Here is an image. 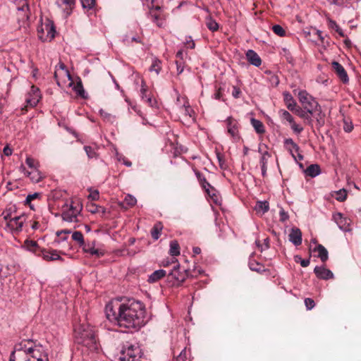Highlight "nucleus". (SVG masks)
I'll return each instance as SVG.
<instances>
[{
    "instance_id": "nucleus-1",
    "label": "nucleus",
    "mask_w": 361,
    "mask_h": 361,
    "mask_svg": "<svg viewBox=\"0 0 361 361\" xmlns=\"http://www.w3.org/2000/svg\"><path fill=\"white\" fill-rule=\"evenodd\" d=\"M105 313L110 322L130 331H137L146 324L145 305L133 298L123 302H109Z\"/></svg>"
},
{
    "instance_id": "nucleus-2",
    "label": "nucleus",
    "mask_w": 361,
    "mask_h": 361,
    "mask_svg": "<svg viewBox=\"0 0 361 361\" xmlns=\"http://www.w3.org/2000/svg\"><path fill=\"white\" fill-rule=\"evenodd\" d=\"M75 341L90 349L96 348L94 331L87 324H79L74 328Z\"/></svg>"
},
{
    "instance_id": "nucleus-3",
    "label": "nucleus",
    "mask_w": 361,
    "mask_h": 361,
    "mask_svg": "<svg viewBox=\"0 0 361 361\" xmlns=\"http://www.w3.org/2000/svg\"><path fill=\"white\" fill-rule=\"evenodd\" d=\"M20 355H23L26 358L40 357L39 350L31 339L23 340L16 343L11 353L9 360L18 359Z\"/></svg>"
},
{
    "instance_id": "nucleus-4",
    "label": "nucleus",
    "mask_w": 361,
    "mask_h": 361,
    "mask_svg": "<svg viewBox=\"0 0 361 361\" xmlns=\"http://www.w3.org/2000/svg\"><path fill=\"white\" fill-rule=\"evenodd\" d=\"M202 273V270H196L195 269L192 271L184 269L181 271H180V264L178 263L173 266L167 277L169 281L171 283L172 286H180L187 278L197 277L198 274H201Z\"/></svg>"
},
{
    "instance_id": "nucleus-5",
    "label": "nucleus",
    "mask_w": 361,
    "mask_h": 361,
    "mask_svg": "<svg viewBox=\"0 0 361 361\" xmlns=\"http://www.w3.org/2000/svg\"><path fill=\"white\" fill-rule=\"evenodd\" d=\"M39 167L40 165L37 159H25V164L20 166L19 170L32 182L39 183L45 177V174Z\"/></svg>"
},
{
    "instance_id": "nucleus-6",
    "label": "nucleus",
    "mask_w": 361,
    "mask_h": 361,
    "mask_svg": "<svg viewBox=\"0 0 361 361\" xmlns=\"http://www.w3.org/2000/svg\"><path fill=\"white\" fill-rule=\"evenodd\" d=\"M121 361H140L141 350L136 343L126 341L123 343L121 350Z\"/></svg>"
},
{
    "instance_id": "nucleus-7",
    "label": "nucleus",
    "mask_w": 361,
    "mask_h": 361,
    "mask_svg": "<svg viewBox=\"0 0 361 361\" xmlns=\"http://www.w3.org/2000/svg\"><path fill=\"white\" fill-rule=\"evenodd\" d=\"M82 206L79 201L71 200L63 206L61 214L63 220L68 222H76L78 214L82 210Z\"/></svg>"
},
{
    "instance_id": "nucleus-8",
    "label": "nucleus",
    "mask_w": 361,
    "mask_h": 361,
    "mask_svg": "<svg viewBox=\"0 0 361 361\" xmlns=\"http://www.w3.org/2000/svg\"><path fill=\"white\" fill-rule=\"evenodd\" d=\"M56 30L53 21L47 20L37 27L38 38L42 42L52 40L55 37Z\"/></svg>"
},
{
    "instance_id": "nucleus-9",
    "label": "nucleus",
    "mask_w": 361,
    "mask_h": 361,
    "mask_svg": "<svg viewBox=\"0 0 361 361\" xmlns=\"http://www.w3.org/2000/svg\"><path fill=\"white\" fill-rule=\"evenodd\" d=\"M298 99L303 108L309 113H312V111L319 105L315 99L310 95L305 90L299 92Z\"/></svg>"
},
{
    "instance_id": "nucleus-10",
    "label": "nucleus",
    "mask_w": 361,
    "mask_h": 361,
    "mask_svg": "<svg viewBox=\"0 0 361 361\" xmlns=\"http://www.w3.org/2000/svg\"><path fill=\"white\" fill-rule=\"evenodd\" d=\"M26 215L23 213L20 215H14L6 221V226L13 233H18L22 231L23 226L26 220Z\"/></svg>"
},
{
    "instance_id": "nucleus-11",
    "label": "nucleus",
    "mask_w": 361,
    "mask_h": 361,
    "mask_svg": "<svg viewBox=\"0 0 361 361\" xmlns=\"http://www.w3.org/2000/svg\"><path fill=\"white\" fill-rule=\"evenodd\" d=\"M40 98L41 94L39 89L35 85H32L30 91L28 92L25 99V102L27 106L34 107L38 104Z\"/></svg>"
},
{
    "instance_id": "nucleus-12",
    "label": "nucleus",
    "mask_w": 361,
    "mask_h": 361,
    "mask_svg": "<svg viewBox=\"0 0 361 361\" xmlns=\"http://www.w3.org/2000/svg\"><path fill=\"white\" fill-rule=\"evenodd\" d=\"M82 251L92 256H95L97 258L102 257L104 255L105 252L103 250L95 248V241L85 243L82 247Z\"/></svg>"
},
{
    "instance_id": "nucleus-13",
    "label": "nucleus",
    "mask_w": 361,
    "mask_h": 361,
    "mask_svg": "<svg viewBox=\"0 0 361 361\" xmlns=\"http://www.w3.org/2000/svg\"><path fill=\"white\" fill-rule=\"evenodd\" d=\"M295 161L298 164L306 176L314 178L321 173L320 166L317 164H310L305 169L302 164L298 162V159H295Z\"/></svg>"
},
{
    "instance_id": "nucleus-14",
    "label": "nucleus",
    "mask_w": 361,
    "mask_h": 361,
    "mask_svg": "<svg viewBox=\"0 0 361 361\" xmlns=\"http://www.w3.org/2000/svg\"><path fill=\"white\" fill-rule=\"evenodd\" d=\"M284 147L286 149L290 152L292 158H303V156L300 153V147L291 138L285 140Z\"/></svg>"
},
{
    "instance_id": "nucleus-15",
    "label": "nucleus",
    "mask_w": 361,
    "mask_h": 361,
    "mask_svg": "<svg viewBox=\"0 0 361 361\" xmlns=\"http://www.w3.org/2000/svg\"><path fill=\"white\" fill-rule=\"evenodd\" d=\"M61 252H59L56 250H45L41 249L40 253L37 255L42 256V257L47 261H55V260H61L63 261V259L60 256Z\"/></svg>"
},
{
    "instance_id": "nucleus-16",
    "label": "nucleus",
    "mask_w": 361,
    "mask_h": 361,
    "mask_svg": "<svg viewBox=\"0 0 361 361\" xmlns=\"http://www.w3.org/2000/svg\"><path fill=\"white\" fill-rule=\"evenodd\" d=\"M227 129L228 133L235 139H239V124L238 122L232 116H229L226 119Z\"/></svg>"
},
{
    "instance_id": "nucleus-17",
    "label": "nucleus",
    "mask_w": 361,
    "mask_h": 361,
    "mask_svg": "<svg viewBox=\"0 0 361 361\" xmlns=\"http://www.w3.org/2000/svg\"><path fill=\"white\" fill-rule=\"evenodd\" d=\"M314 273L318 279L322 280H329L334 279V277L333 272L324 266L315 267L314 269Z\"/></svg>"
},
{
    "instance_id": "nucleus-18",
    "label": "nucleus",
    "mask_w": 361,
    "mask_h": 361,
    "mask_svg": "<svg viewBox=\"0 0 361 361\" xmlns=\"http://www.w3.org/2000/svg\"><path fill=\"white\" fill-rule=\"evenodd\" d=\"M334 220L339 227V228L343 231H348L350 228V220L343 216L341 213H336L333 215Z\"/></svg>"
},
{
    "instance_id": "nucleus-19",
    "label": "nucleus",
    "mask_w": 361,
    "mask_h": 361,
    "mask_svg": "<svg viewBox=\"0 0 361 361\" xmlns=\"http://www.w3.org/2000/svg\"><path fill=\"white\" fill-rule=\"evenodd\" d=\"M288 240L295 246H299L302 242V235L300 228L297 227H293L288 235Z\"/></svg>"
},
{
    "instance_id": "nucleus-20",
    "label": "nucleus",
    "mask_w": 361,
    "mask_h": 361,
    "mask_svg": "<svg viewBox=\"0 0 361 361\" xmlns=\"http://www.w3.org/2000/svg\"><path fill=\"white\" fill-rule=\"evenodd\" d=\"M331 66L333 70L335 71V73H336L337 76L340 78V80L345 84L348 83L349 81V78L347 72L343 68V66L337 61H333Z\"/></svg>"
},
{
    "instance_id": "nucleus-21",
    "label": "nucleus",
    "mask_w": 361,
    "mask_h": 361,
    "mask_svg": "<svg viewBox=\"0 0 361 361\" xmlns=\"http://www.w3.org/2000/svg\"><path fill=\"white\" fill-rule=\"evenodd\" d=\"M316 121V126L318 129L325 124V114L322 111L320 105L315 108L312 113H310Z\"/></svg>"
},
{
    "instance_id": "nucleus-22",
    "label": "nucleus",
    "mask_w": 361,
    "mask_h": 361,
    "mask_svg": "<svg viewBox=\"0 0 361 361\" xmlns=\"http://www.w3.org/2000/svg\"><path fill=\"white\" fill-rule=\"evenodd\" d=\"M148 14L158 27H161L163 26L164 20H165L163 8H161L160 10L150 9Z\"/></svg>"
},
{
    "instance_id": "nucleus-23",
    "label": "nucleus",
    "mask_w": 361,
    "mask_h": 361,
    "mask_svg": "<svg viewBox=\"0 0 361 361\" xmlns=\"http://www.w3.org/2000/svg\"><path fill=\"white\" fill-rule=\"evenodd\" d=\"M246 58L247 61L256 66L259 67L262 63V60L259 55L252 49H249L246 52Z\"/></svg>"
},
{
    "instance_id": "nucleus-24",
    "label": "nucleus",
    "mask_w": 361,
    "mask_h": 361,
    "mask_svg": "<svg viewBox=\"0 0 361 361\" xmlns=\"http://www.w3.org/2000/svg\"><path fill=\"white\" fill-rule=\"evenodd\" d=\"M197 176L199 178V180L201 182L202 188L206 190L207 194L214 200L215 202H216L217 200V196L215 195V193L212 192L214 190V188L211 186V185L207 181L206 178L204 177H201L200 174L198 173H197Z\"/></svg>"
},
{
    "instance_id": "nucleus-25",
    "label": "nucleus",
    "mask_w": 361,
    "mask_h": 361,
    "mask_svg": "<svg viewBox=\"0 0 361 361\" xmlns=\"http://www.w3.org/2000/svg\"><path fill=\"white\" fill-rule=\"evenodd\" d=\"M167 147H169V149L172 152L174 158L180 156L188 151V149L184 146L178 145V143L175 144L172 142H170L169 145Z\"/></svg>"
},
{
    "instance_id": "nucleus-26",
    "label": "nucleus",
    "mask_w": 361,
    "mask_h": 361,
    "mask_svg": "<svg viewBox=\"0 0 361 361\" xmlns=\"http://www.w3.org/2000/svg\"><path fill=\"white\" fill-rule=\"evenodd\" d=\"M203 10L204 11H206L209 16L206 18V20H207V23H206V25H207V27H208V29L212 32H215V31H217L218 29H219V24L216 22L215 20H214L212 16H211V13H210V11L208 7H204L203 8Z\"/></svg>"
},
{
    "instance_id": "nucleus-27",
    "label": "nucleus",
    "mask_w": 361,
    "mask_h": 361,
    "mask_svg": "<svg viewBox=\"0 0 361 361\" xmlns=\"http://www.w3.org/2000/svg\"><path fill=\"white\" fill-rule=\"evenodd\" d=\"M283 100L284 102L287 106V108L291 111H294L295 107L297 106V103L293 99V96L289 92H283Z\"/></svg>"
},
{
    "instance_id": "nucleus-28",
    "label": "nucleus",
    "mask_w": 361,
    "mask_h": 361,
    "mask_svg": "<svg viewBox=\"0 0 361 361\" xmlns=\"http://www.w3.org/2000/svg\"><path fill=\"white\" fill-rule=\"evenodd\" d=\"M248 266L252 271L257 272L259 274H262L268 271L267 269H265L264 264L255 261L253 259H249Z\"/></svg>"
},
{
    "instance_id": "nucleus-29",
    "label": "nucleus",
    "mask_w": 361,
    "mask_h": 361,
    "mask_svg": "<svg viewBox=\"0 0 361 361\" xmlns=\"http://www.w3.org/2000/svg\"><path fill=\"white\" fill-rule=\"evenodd\" d=\"M314 252H318L317 257L321 259L322 262H325L329 259V253L327 250L321 244L317 245L314 249Z\"/></svg>"
},
{
    "instance_id": "nucleus-30",
    "label": "nucleus",
    "mask_w": 361,
    "mask_h": 361,
    "mask_svg": "<svg viewBox=\"0 0 361 361\" xmlns=\"http://www.w3.org/2000/svg\"><path fill=\"white\" fill-rule=\"evenodd\" d=\"M166 274V271L164 269L156 270L149 276L147 281L149 283L157 282L159 280L164 277Z\"/></svg>"
},
{
    "instance_id": "nucleus-31",
    "label": "nucleus",
    "mask_w": 361,
    "mask_h": 361,
    "mask_svg": "<svg viewBox=\"0 0 361 361\" xmlns=\"http://www.w3.org/2000/svg\"><path fill=\"white\" fill-rule=\"evenodd\" d=\"M75 1V0H59L58 4L59 6L65 5V12L67 16L71 15L74 8Z\"/></svg>"
},
{
    "instance_id": "nucleus-32",
    "label": "nucleus",
    "mask_w": 361,
    "mask_h": 361,
    "mask_svg": "<svg viewBox=\"0 0 361 361\" xmlns=\"http://www.w3.org/2000/svg\"><path fill=\"white\" fill-rule=\"evenodd\" d=\"M163 229L162 223L160 221L157 222L152 227L151 230V235L152 238L157 240L161 235V231Z\"/></svg>"
},
{
    "instance_id": "nucleus-33",
    "label": "nucleus",
    "mask_w": 361,
    "mask_h": 361,
    "mask_svg": "<svg viewBox=\"0 0 361 361\" xmlns=\"http://www.w3.org/2000/svg\"><path fill=\"white\" fill-rule=\"evenodd\" d=\"M73 90L76 92L78 96L80 97L81 98H87V95L85 93L82 81L80 78H78V81L77 82V83L73 87Z\"/></svg>"
},
{
    "instance_id": "nucleus-34",
    "label": "nucleus",
    "mask_w": 361,
    "mask_h": 361,
    "mask_svg": "<svg viewBox=\"0 0 361 361\" xmlns=\"http://www.w3.org/2000/svg\"><path fill=\"white\" fill-rule=\"evenodd\" d=\"M14 215L16 214V207L15 205H11L7 207L3 212L1 216L3 219L6 221H8L10 219H11Z\"/></svg>"
},
{
    "instance_id": "nucleus-35",
    "label": "nucleus",
    "mask_w": 361,
    "mask_h": 361,
    "mask_svg": "<svg viewBox=\"0 0 361 361\" xmlns=\"http://www.w3.org/2000/svg\"><path fill=\"white\" fill-rule=\"evenodd\" d=\"M269 209V202L267 201H258L255 207V210L257 213L264 214Z\"/></svg>"
},
{
    "instance_id": "nucleus-36",
    "label": "nucleus",
    "mask_w": 361,
    "mask_h": 361,
    "mask_svg": "<svg viewBox=\"0 0 361 361\" xmlns=\"http://www.w3.org/2000/svg\"><path fill=\"white\" fill-rule=\"evenodd\" d=\"M137 203V200L136 198L131 195H127L123 202L121 203V205L123 207H124L125 209H127L128 207H132L133 206H135Z\"/></svg>"
},
{
    "instance_id": "nucleus-37",
    "label": "nucleus",
    "mask_w": 361,
    "mask_h": 361,
    "mask_svg": "<svg viewBox=\"0 0 361 361\" xmlns=\"http://www.w3.org/2000/svg\"><path fill=\"white\" fill-rule=\"evenodd\" d=\"M251 123L258 134H263L265 132L264 124L259 120L251 118Z\"/></svg>"
},
{
    "instance_id": "nucleus-38",
    "label": "nucleus",
    "mask_w": 361,
    "mask_h": 361,
    "mask_svg": "<svg viewBox=\"0 0 361 361\" xmlns=\"http://www.w3.org/2000/svg\"><path fill=\"white\" fill-rule=\"evenodd\" d=\"M169 254L173 257L180 255V246L177 240H171L170 242Z\"/></svg>"
},
{
    "instance_id": "nucleus-39",
    "label": "nucleus",
    "mask_w": 361,
    "mask_h": 361,
    "mask_svg": "<svg viewBox=\"0 0 361 361\" xmlns=\"http://www.w3.org/2000/svg\"><path fill=\"white\" fill-rule=\"evenodd\" d=\"M24 247H26L27 250L32 251L35 253H37V250H41L38 247V245L36 241L26 240L24 243Z\"/></svg>"
},
{
    "instance_id": "nucleus-40",
    "label": "nucleus",
    "mask_w": 361,
    "mask_h": 361,
    "mask_svg": "<svg viewBox=\"0 0 361 361\" xmlns=\"http://www.w3.org/2000/svg\"><path fill=\"white\" fill-rule=\"evenodd\" d=\"M147 6L149 10L155 9L160 10L162 7V0H147Z\"/></svg>"
},
{
    "instance_id": "nucleus-41",
    "label": "nucleus",
    "mask_w": 361,
    "mask_h": 361,
    "mask_svg": "<svg viewBox=\"0 0 361 361\" xmlns=\"http://www.w3.org/2000/svg\"><path fill=\"white\" fill-rule=\"evenodd\" d=\"M72 239L75 241L80 247L85 244L83 235L80 231H74L72 234Z\"/></svg>"
},
{
    "instance_id": "nucleus-42",
    "label": "nucleus",
    "mask_w": 361,
    "mask_h": 361,
    "mask_svg": "<svg viewBox=\"0 0 361 361\" xmlns=\"http://www.w3.org/2000/svg\"><path fill=\"white\" fill-rule=\"evenodd\" d=\"M40 195L41 194L39 192L28 195L25 198V204H27L31 209L35 210L34 205L31 202L32 200L39 198Z\"/></svg>"
},
{
    "instance_id": "nucleus-43",
    "label": "nucleus",
    "mask_w": 361,
    "mask_h": 361,
    "mask_svg": "<svg viewBox=\"0 0 361 361\" xmlns=\"http://www.w3.org/2000/svg\"><path fill=\"white\" fill-rule=\"evenodd\" d=\"M329 27L334 30L341 37H345L344 32L342 29L338 26L336 22L332 19H329L328 20Z\"/></svg>"
},
{
    "instance_id": "nucleus-44",
    "label": "nucleus",
    "mask_w": 361,
    "mask_h": 361,
    "mask_svg": "<svg viewBox=\"0 0 361 361\" xmlns=\"http://www.w3.org/2000/svg\"><path fill=\"white\" fill-rule=\"evenodd\" d=\"M18 10L20 11V12H24V16L23 17V19L25 18H26L27 20L29 19V5L25 1V0L23 1V4H22L21 6L18 7Z\"/></svg>"
},
{
    "instance_id": "nucleus-45",
    "label": "nucleus",
    "mask_w": 361,
    "mask_h": 361,
    "mask_svg": "<svg viewBox=\"0 0 361 361\" xmlns=\"http://www.w3.org/2000/svg\"><path fill=\"white\" fill-rule=\"evenodd\" d=\"M188 353L186 348H184L180 354L176 357L175 361H190L188 358Z\"/></svg>"
},
{
    "instance_id": "nucleus-46",
    "label": "nucleus",
    "mask_w": 361,
    "mask_h": 361,
    "mask_svg": "<svg viewBox=\"0 0 361 361\" xmlns=\"http://www.w3.org/2000/svg\"><path fill=\"white\" fill-rule=\"evenodd\" d=\"M279 114H281V117L283 119L286 120L289 123H292L293 122L294 118L288 111L281 109L279 111Z\"/></svg>"
},
{
    "instance_id": "nucleus-47",
    "label": "nucleus",
    "mask_w": 361,
    "mask_h": 361,
    "mask_svg": "<svg viewBox=\"0 0 361 361\" xmlns=\"http://www.w3.org/2000/svg\"><path fill=\"white\" fill-rule=\"evenodd\" d=\"M272 30L276 35L280 37H283L286 35L285 30L280 25H273Z\"/></svg>"
},
{
    "instance_id": "nucleus-48",
    "label": "nucleus",
    "mask_w": 361,
    "mask_h": 361,
    "mask_svg": "<svg viewBox=\"0 0 361 361\" xmlns=\"http://www.w3.org/2000/svg\"><path fill=\"white\" fill-rule=\"evenodd\" d=\"M160 64H161V61H159L158 59H155L153 61L152 64L151 65V66L149 68V71H155L157 74H159V71L161 70Z\"/></svg>"
},
{
    "instance_id": "nucleus-49",
    "label": "nucleus",
    "mask_w": 361,
    "mask_h": 361,
    "mask_svg": "<svg viewBox=\"0 0 361 361\" xmlns=\"http://www.w3.org/2000/svg\"><path fill=\"white\" fill-rule=\"evenodd\" d=\"M293 112L295 113L298 116H300L302 119L307 115V114H310L304 108L302 109L301 107L298 106L295 107V111Z\"/></svg>"
},
{
    "instance_id": "nucleus-50",
    "label": "nucleus",
    "mask_w": 361,
    "mask_h": 361,
    "mask_svg": "<svg viewBox=\"0 0 361 361\" xmlns=\"http://www.w3.org/2000/svg\"><path fill=\"white\" fill-rule=\"evenodd\" d=\"M147 91H148V87L146 85L145 81L144 79H142L140 94H141V97L142 99H145V98L147 97V96H148L147 94Z\"/></svg>"
},
{
    "instance_id": "nucleus-51",
    "label": "nucleus",
    "mask_w": 361,
    "mask_h": 361,
    "mask_svg": "<svg viewBox=\"0 0 361 361\" xmlns=\"http://www.w3.org/2000/svg\"><path fill=\"white\" fill-rule=\"evenodd\" d=\"M83 8L91 9L95 5V0H81Z\"/></svg>"
},
{
    "instance_id": "nucleus-52",
    "label": "nucleus",
    "mask_w": 361,
    "mask_h": 361,
    "mask_svg": "<svg viewBox=\"0 0 361 361\" xmlns=\"http://www.w3.org/2000/svg\"><path fill=\"white\" fill-rule=\"evenodd\" d=\"M289 218V215L287 212H286L283 208H281L279 211V219L281 222L286 221Z\"/></svg>"
},
{
    "instance_id": "nucleus-53",
    "label": "nucleus",
    "mask_w": 361,
    "mask_h": 361,
    "mask_svg": "<svg viewBox=\"0 0 361 361\" xmlns=\"http://www.w3.org/2000/svg\"><path fill=\"white\" fill-rule=\"evenodd\" d=\"M305 305L307 310H310L315 306V302L313 299L307 298L305 299Z\"/></svg>"
},
{
    "instance_id": "nucleus-54",
    "label": "nucleus",
    "mask_w": 361,
    "mask_h": 361,
    "mask_svg": "<svg viewBox=\"0 0 361 361\" xmlns=\"http://www.w3.org/2000/svg\"><path fill=\"white\" fill-rule=\"evenodd\" d=\"M85 150L86 152L87 155L88 156V158H94V157H97V154L94 151L92 147L90 146H85Z\"/></svg>"
},
{
    "instance_id": "nucleus-55",
    "label": "nucleus",
    "mask_w": 361,
    "mask_h": 361,
    "mask_svg": "<svg viewBox=\"0 0 361 361\" xmlns=\"http://www.w3.org/2000/svg\"><path fill=\"white\" fill-rule=\"evenodd\" d=\"M347 197L346 192L345 190H340L337 192L336 200L340 202L345 200Z\"/></svg>"
},
{
    "instance_id": "nucleus-56",
    "label": "nucleus",
    "mask_w": 361,
    "mask_h": 361,
    "mask_svg": "<svg viewBox=\"0 0 361 361\" xmlns=\"http://www.w3.org/2000/svg\"><path fill=\"white\" fill-rule=\"evenodd\" d=\"M9 361H40V357L37 358H26L23 355L18 356V359L9 360Z\"/></svg>"
},
{
    "instance_id": "nucleus-57",
    "label": "nucleus",
    "mask_w": 361,
    "mask_h": 361,
    "mask_svg": "<svg viewBox=\"0 0 361 361\" xmlns=\"http://www.w3.org/2000/svg\"><path fill=\"white\" fill-rule=\"evenodd\" d=\"M290 124L291 125L292 130L295 133L299 134V133H300L303 130V128L301 127L300 126L296 124L294 121H293V122L292 123H290Z\"/></svg>"
},
{
    "instance_id": "nucleus-58",
    "label": "nucleus",
    "mask_w": 361,
    "mask_h": 361,
    "mask_svg": "<svg viewBox=\"0 0 361 361\" xmlns=\"http://www.w3.org/2000/svg\"><path fill=\"white\" fill-rule=\"evenodd\" d=\"M241 95V90L237 86H233V91H232V96L235 99H238Z\"/></svg>"
},
{
    "instance_id": "nucleus-59",
    "label": "nucleus",
    "mask_w": 361,
    "mask_h": 361,
    "mask_svg": "<svg viewBox=\"0 0 361 361\" xmlns=\"http://www.w3.org/2000/svg\"><path fill=\"white\" fill-rule=\"evenodd\" d=\"M171 264H178L177 259H176L174 257H172V259L171 260H169V259H164L161 262V265L163 267H168Z\"/></svg>"
},
{
    "instance_id": "nucleus-60",
    "label": "nucleus",
    "mask_w": 361,
    "mask_h": 361,
    "mask_svg": "<svg viewBox=\"0 0 361 361\" xmlns=\"http://www.w3.org/2000/svg\"><path fill=\"white\" fill-rule=\"evenodd\" d=\"M353 129V125L351 122L348 123L346 121H344V126H343V130L346 133H350Z\"/></svg>"
},
{
    "instance_id": "nucleus-61",
    "label": "nucleus",
    "mask_w": 361,
    "mask_h": 361,
    "mask_svg": "<svg viewBox=\"0 0 361 361\" xmlns=\"http://www.w3.org/2000/svg\"><path fill=\"white\" fill-rule=\"evenodd\" d=\"M99 114L100 116L106 121H110L111 118V115L107 112H106L103 109L99 110Z\"/></svg>"
},
{
    "instance_id": "nucleus-62",
    "label": "nucleus",
    "mask_w": 361,
    "mask_h": 361,
    "mask_svg": "<svg viewBox=\"0 0 361 361\" xmlns=\"http://www.w3.org/2000/svg\"><path fill=\"white\" fill-rule=\"evenodd\" d=\"M99 191L97 190L92 191L89 195V198L91 199L92 200H97L99 199Z\"/></svg>"
},
{
    "instance_id": "nucleus-63",
    "label": "nucleus",
    "mask_w": 361,
    "mask_h": 361,
    "mask_svg": "<svg viewBox=\"0 0 361 361\" xmlns=\"http://www.w3.org/2000/svg\"><path fill=\"white\" fill-rule=\"evenodd\" d=\"M303 120L305 123L312 127L313 119L310 114H307V115L303 118Z\"/></svg>"
},
{
    "instance_id": "nucleus-64",
    "label": "nucleus",
    "mask_w": 361,
    "mask_h": 361,
    "mask_svg": "<svg viewBox=\"0 0 361 361\" xmlns=\"http://www.w3.org/2000/svg\"><path fill=\"white\" fill-rule=\"evenodd\" d=\"M3 152L6 157H9L12 154V149L10 148L8 145H6V147H4Z\"/></svg>"
}]
</instances>
